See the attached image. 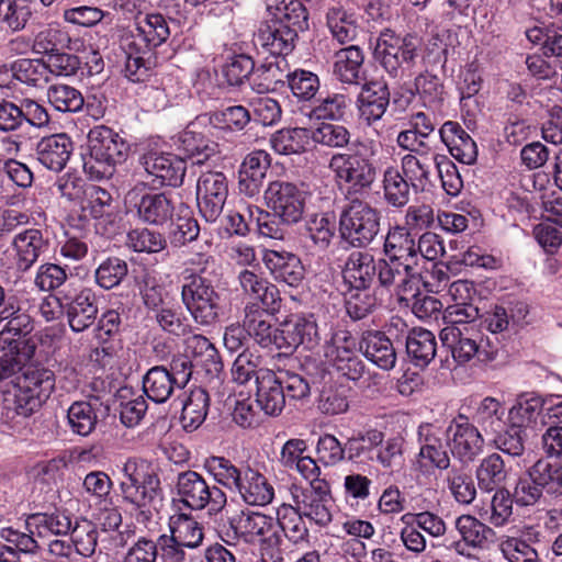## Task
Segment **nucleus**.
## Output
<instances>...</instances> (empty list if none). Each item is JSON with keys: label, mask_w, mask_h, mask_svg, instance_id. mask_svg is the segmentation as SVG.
I'll return each mask as SVG.
<instances>
[{"label": "nucleus", "mask_w": 562, "mask_h": 562, "mask_svg": "<svg viewBox=\"0 0 562 562\" xmlns=\"http://www.w3.org/2000/svg\"><path fill=\"white\" fill-rule=\"evenodd\" d=\"M170 535L178 544L194 550L201 547L204 539L203 527L200 522L186 514L170 517Z\"/></svg>", "instance_id": "47"}, {"label": "nucleus", "mask_w": 562, "mask_h": 562, "mask_svg": "<svg viewBox=\"0 0 562 562\" xmlns=\"http://www.w3.org/2000/svg\"><path fill=\"white\" fill-rule=\"evenodd\" d=\"M125 480L120 490L124 503L137 510L142 521L151 517L160 502V480L157 468L142 458H128L122 468Z\"/></svg>", "instance_id": "1"}, {"label": "nucleus", "mask_w": 562, "mask_h": 562, "mask_svg": "<svg viewBox=\"0 0 562 562\" xmlns=\"http://www.w3.org/2000/svg\"><path fill=\"white\" fill-rule=\"evenodd\" d=\"M10 249L16 271L26 272L48 251L49 239L38 228H25L13 236Z\"/></svg>", "instance_id": "19"}, {"label": "nucleus", "mask_w": 562, "mask_h": 562, "mask_svg": "<svg viewBox=\"0 0 562 562\" xmlns=\"http://www.w3.org/2000/svg\"><path fill=\"white\" fill-rule=\"evenodd\" d=\"M303 518L295 505H283L276 520L281 536L294 544L307 543L310 533Z\"/></svg>", "instance_id": "50"}, {"label": "nucleus", "mask_w": 562, "mask_h": 562, "mask_svg": "<svg viewBox=\"0 0 562 562\" xmlns=\"http://www.w3.org/2000/svg\"><path fill=\"white\" fill-rule=\"evenodd\" d=\"M176 490L178 499L184 507L195 512L206 509L210 516L222 513L227 504L226 493L217 485L209 484L195 471L179 473Z\"/></svg>", "instance_id": "7"}, {"label": "nucleus", "mask_w": 562, "mask_h": 562, "mask_svg": "<svg viewBox=\"0 0 562 562\" xmlns=\"http://www.w3.org/2000/svg\"><path fill=\"white\" fill-rule=\"evenodd\" d=\"M176 146L194 165H202L218 153V145L198 132L193 124L178 135Z\"/></svg>", "instance_id": "35"}, {"label": "nucleus", "mask_w": 562, "mask_h": 562, "mask_svg": "<svg viewBox=\"0 0 562 562\" xmlns=\"http://www.w3.org/2000/svg\"><path fill=\"white\" fill-rule=\"evenodd\" d=\"M269 167L270 156L267 151L255 150L248 154L239 170V191L247 196L257 195Z\"/></svg>", "instance_id": "30"}, {"label": "nucleus", "mask_w": 562, "mask_h": 562, "mask_svg": "<svg viewBox=\"0 0 562 562\" xmlns=\"http://www.w3.org/2000/svg\"><path fill=\"white\" fill-rule=\"evenodd\" d=\"M169 35L170 30L165 16L153 13L137 21L131 41L132 44L139 45V50H151L166 42Z\"/></svg>", "instance_id": "33"}, {"label": "nucleus", "mask_w": 562, "mask_h": 562, "mask_svg": "<svg viewBox=\"0 0 562 562\" xmlns=\"http://www.w3.org/2000/svg\"><path fill=\"white\" fill-rule=\"evenodd\" d=\"M532 468L538 482L544 492L551 496L562 495V462L541 458Z\"/></svg>", "instance_id": "58"}, {"label": "nucleus", "mask_w": 562, "mask_h": 562, "mask_svg": "<svg viewBox=\"0 0 562 562\" xmlns=\"http://www.w3.org/2000/svg\"><path fill=\"white\" fill-rule=\"evenodd\" d=\"M243 293L251 300L261 301L267 307L278 299L277 288L252 270L244 269L238 274Z\"/></svg>", "instance_id": "51"}, {"label": "nucleus", "mask_w": 562, "mask_h": 562, "mask_svg": "<svg viewBox=\"0 0 562 562\" xmlns=\"http://www.w3.org/2000/svg\"><path fill=\"white\" fill-rule=\"evenodd\" d=\"M384 440L382 431L370 429L368 431H359L350 437L346 443V450L350 460L369 458L372 459V452L379 448Z\"/></svg>", "instance_id": "61"}, {"label": "nucleus", "mask_w": 562, "mask_h": 562, "mask_svg": "<svg viewBox=\"0 0 562 562\" xmlns=\"http://www.w3.org/2000/svg\"><path fill=\"white\" fill-rule=\"evenodd\" d=\"M89 154L83 170L93 180L109 179L128 154L130 145L112 128L98 125L88 134Z\"/></svg>", "instance_id": "2"}, {"label": "nucleus", "mask_w": 562, "mask_h": 562, "mask_svg": "<svg viewBox=\"0 0 562 562\" xmlns=\"http://www.w3.org/2000/svg\"><path fill=\"white\" fill-rule=\"evenodd\" d=\"M138 218L149 225H164L172 220L175 204L172 199L164 193H146L135 204Z\"/></svg>", "instance_id": "41"}, {"label": "nucleus", "mask_w": 562, "mask_h": 562, "mask_svg": "<svg viewBox=\"0 0 562 562\" xmlns=\"http://www.w3.org/2000/svg\"><path fill=\"white\" fill-rule=\"evenodd\" d=\"M268 209L281 223L292 225L301 221L305 210V193L294 183L286 181L270 182L265 191Z\"/></svg>", "instance_id": "14"}, {"label": "nucleus", "mask_w": 562, "mask_h": 562, "mask_svg": "<svg viewBox=\"0 0 562 562\" xmlns=\"http://www.w3.org/2000/svg\"><path fill=\"white\" fill-rule=\"evenodd\" d=\"M74 150L71 138L65 134H53L43 137L36 145L37 160L52 171H61Z\"/></svg>", "instance_id": "26"}, {"label": "nucleus", "mask_w": 562, "mask_h": 562, "mask_svg": "<svg viewBox=\"0 0 562 562\" xmlns=\"http://www.w3.org/2000/svg\"><path fill=\"white\" fill-rule=\"evenodd\" d=\"M416 248V240L406 227L397 225L386 234L384 241L386 257L414 271H420Z\"/></svg>", "instance_id": "24"}, {"label": "nucleus", "mask_w": 562, "mask_h": 562, "mask_svg": "<svg viewBox=\"0 0 562 562\" xmlns=\"http://www.w3.org/2000/svg\"><path fill=\"white\" fill-rule=\"evenodd\" d=\"M291 495L296 510L318 527L328 526L334 517L336 506L326 483L308 487L293 485Z\"/></svg>", "instance_id": "13"}, {"label": "nucleus", "mask_w": 562, "mask_h": 562, "mask_svg": "<svg viewBox=\"0 0 562 562\" xmlns=\"http://www.w3.org/2000/svg\"><path fill=\"white\" fill-rule=\"evenodd\" d=\"M380 212L369 203L353 200L340 215V233L353 247L368 246L380 231Z\"/></svg>", "instance_id": "9"}, {"label": "nucleus", "mask_w": 562, "mask_h": 562, "mask_svg": "<svg viewBox=\"0 0 562 562\" xmlns=\"http://www.w3.org/2000/svg\"><path fill=\"white\" fill-rule=\"evenodd\" d=\"M204 469L217 484L231 491H235L238 486L244 471L237 468L229 459L217 456L206 458Z\"/></svg>", "instance_id": "57"}, {"label": "nucleus", "mask_w": 562, "mask_h": 562, "mask_svg": "<svg viewBox=\"0 0 562 562\" xmlns=\"http://www.w3.org/2000/svg\"><path fill=\"white\" fill-rule=\"evenodd\" d=\"M140 165L151 178L153 186L178 187L182 184L187 170L184 158L157 150L143 154Z\"/></svg>", "instance_id": "17"}, {"label": "nucleus", "mask_w": 562, "mask_h": 562, "mask_svg": "<svg viewBox=\"0 0 562 562\" xmlns=\"http://www.w3.org/2000/svg\"><path fill=\"white\" fill-rule=\"evenodd\" d=\"M46 97L49 104L59 112L76 113L82 110L85 99L82 93L68 85L55 83L47 88Z\"/></svg>", "instance_id": "56"}, {"label": "nucleus", "mask_w": 562, "mask_h": 562, "mask_svg": "<svg viewBox=\"0 0 562 562\" xmlns=\"http://www.w3.org/2000/svg\"><path fill=\"white\" fill-rule=\"evenodd\" d=\"M439 339L450 349L458 364H465L472 360L490 362L496 357V349L490 345L481 326L443 327L439 333Z\"/></svg>", "instance_id": "6"}, {"label": "nucleus", "mask_w": 562, "mask_h": 562, "mask_svg": "<svg viewBox=\"0 0 562 562\" xmlns=\"http://www.w3.org/2000/svg\"><path fill=\"white\" fill-rule=\"evenodd\" d=\"M181 301L196 324L210 326L216 322L220 295L201 274L192 271L183 277Z\"/></svg>", "instance_id": "8"}, {"label": "nucleus", "mask_w": 562, "mask_h": 562, "mask_svg": "<svg viewBox=\"0 0 562 562\" xmlns=\"http://www.w3.org/2000/svg\"><path fill=\"white\" fill-rule=\"evenodd\" d=\"M296 37L297 33L289 26L268 20L255 35V43L271 55L280 56L292 52Z\"/></svg>", "instance_id": "31"}, {"label": "nucleus", "mask_w": 562, "mask_h": 562, "mask_svg": "<svg viewBox=\"0 0 562 562\" xmlns=\"http://www.w3.org/2000/svg\"><path fill=\"white\" fill-rule=\"evenodd\" d=\"M282 349L294 350L302 347L314 350L321 342L318 325L314 314H295L282 323Z\"/></svg>", "instance_id": "21"}, {"label": "nucleus", "mask_w": 562, "mask_h": 562, "mask_svg": "<svg viewBox=\"0 0 562 562\" xmlns=\"http://www.w3.org/2000/svg\"><path fill=\"white\" fill-rule=\"evenodd\" d=\"M27 532L11 527L0 530V538L14 546L20 552L36 553L42 550L41 541L49 536H66L71 530V518L64 512L36 513L25 520Z\"/></svg>", "instance_id": "3"}, {"label": "nucleus", "mask_w": 562, "mask_h": 562, "mask_svg": "<svg viewBox=\"0 0 562 562\" xmlns=\"http://www.w3.org/2000/svg\"><path fill=\"white\" fill-rule=\"evenodd\" d=\"M269 20L284 24L295 33L308 26V14L301 0H266Z\"/></svg>", "instance_id": "39"}, {"label": "nucleus", "mask_w": 562, "mask_h": 562, "mask_svg": "<svg viewBox=\"0 0 562 562\" xmlns=\"http://www.w3.org/2000/svg\"><path fill=\"white\" fill-rule=\"evenodd\" d=\"M376 278L380 285L398 296L400 300H407V294L417 291L422 271H414L404 265L386 259L376 261Z\"/></svg>", "instance_id": "20"}, {"label": "nucleus", "mask_w": 562, "mask_h": 562, "mask_svg": "<svg viewBox=\"0 0 562 562\" xmlns=\"http://www.w3.org/2000/svg\"><path fill=\"white\" fill-rule=\"evenodd\" d=\"M186 355L207 375H217L223 370V363L215 346L203 335L189 336L186 341Z\"/></svg>", "instance_id": "40"}, {"label": "nucleus", "mask_w": 562, "mask_h": 562, "mask_svg": "<svg viewBox=\"0 0 562 562\" xmlns=\"http://www.w3.org/2000/svg\"><path fill=\"white\" fill-rule=\"evenodd\" d=\"M351 104V98L345 92L329 93L312 109V115L318 120H341Z\"/></svg>", "instance_id": "60"}, {"label": "nucleus", "mask_w": 562, "mask_h": 562, "mask_svg": "<svg viewBox=\"0 0 562 562\" xmlns=\"http://www.w3.org/2000/svg\"><path fill=\"white\" fill-rule=\"evenodd\" d=\"M364 357L382 370H391L396 364V351L391 339L381 331H367L359 344Z\"/></svg>", "instance_id": "37"}, {"label": "nucleus", "mask_w": 562, "mask_h": 562, "mask_svg": "<svg viewBox=\"0 0 562 562\" xmlns=\"http://www.w3.org/2000/svg\"><path fill=\"white\" fill-rule=\"evenodd\" d=\"M364 55L359 46L350 45L336 52L333 74L337 80L347 85H361L366 79L362 67Z\"/></svg>", "instance_id": "36"}, {"label": "nucleus", "mask_w": 562, "mask_h": 562, "mask_svg": "<svg viewBox=\"0 0 562 562\" xmlns=\"http://www.w3.org/2000/svg\"><path fill=\"white\" fill-rule=\"evenodd\" d=\"M420 48L422 38L417 35L400 36L391 30H384L376 40L374 54L385 71L397 78L404 70L415 66Z\"/></svg>", "instance_id": "5"}, {"label": "nucleus", "mask_w": 562, "mask_h": 562, "mask_svg": "<svg viewBox=\"0 0 562 562\" xmlns=\"http://www.w3.org/2000/svg\"><path fill=\"white\" fill-rule=\"evenodd\" d=\"M419 452L413 468L422 475H431L435 470H448L450 457L445 442V428L438 424L425 423L418 427Z\"/></svg>", "instance_id": "11"}, {"label": "nucleus", "mask_w": 562, "mask_h": 562, "mask_svg": "<svg viewBox=\"0 0 562 562\" xmlns=\"http://www.w3.org/2000/svg\"><path fill=\"white\" fill-rule=\"evenodd\" d=\"M419 154H406L402 157V171L415 191H425L431 186V170L436 168L438 154L431 149H418Z\"/></svg>", "instance_id": "28"}, {"label": "nucleus", "mask_w": 562, "mask_h": 562, "mask_svg": "<svg viewBox=\"0 0 562 562\" xmlns=\"http://www.w3.org/2000/svg\"><path fill=\"white\" fill-rule=\"evenodd\" d=\"M98 315L95 295L91 290H82L67 307L70 328L81 333L92 325Z\"/></svg>", "instance_id": "45"}, {"label": "nucleus", "mask_w": 562, "mask_h": 562, "mask_svg": "<svg viewBox=\"0 0 562 562\" xmlns=\"http://www.w3.org/2000/svg\"><path fill=\"white\" fill-rule=\"evenodd\" d=\"M446 481L449 491L458 503L469 505L475 499L474 482L463 469L456 467L449 469Z\"/></svg>", "instance_id": "63"}, {"label": "nucleus", "mask_w": 562, "mask_h": 562, "mask_svg": "<svg viewBox=\"0 0 562 562\" xmlns=\"http://www.w3.org/2000/svg\"><path fill=\"white\" fill-rule=\"evenodd\" d=\"M445 431L450 442L451 453L460 462L468 464L483 452L484 437L477 426L465 415L460 414L453 418Z\"/></svg>", "instance_id": "15"}, {"label": "nucleus", "mask_w": 562, "mask_h": 562, "mask_svg": "<svg viewBox=\"0 0 562 562\" xmlns=\"http://www.w3.org/2000/svg\"><path fill=\"white\" fill-rule=\"evenodd\" d=\"M33 330L31 317L21 313L11 317L0 331V349L20 351L25 344L24 337Z\"/></svg>", "instance_id": "54"}, {"label": "nucleus", "mask_w": 562, "mask_h": 562, "mask_svg": "<svg viewBox=\"0 0 562 562\" xmlns=\"http://www.w3.org/2000/svg\"><path fill=\"white\" fill-rule=\"evenodd\" d=\"M357 340L347 330H336L324 345L327 363L341 376L358 381L364 373L366 366L358 356Z\"/></svg>", "instance_id": "12"}, {"label": "nucleus", "mask_w": 562, "mask_h": 562, "mask_svg": "<svg viewBox=\"0 0 562 562\" xmlns=\"http://www.w3.org/2000/svg\"><path fill=\"white\" fill-rule=\"evenodd\" d=\"M256 403L265 415L278 416L285 406L283 382L271 370H262L257 375Z\"/></svg>", "instance_id": "25"}, {"label": "nucleus", "mask_w": 562, "mask_h": 562, "mask_svg": "<svg viewBox=\"0 0 562 562\" xmlns=\"http://www.w3.org/2000/svg\"><path fill=\"white\" fill-rule=\"evenodd\" d=\"M356 103L360 117L367 124L370 125L380 121L390 103V91L386 82L373 79L364 80L361 83Z\"/></svg>", "instance_id": "23"}, {"label": "nucleus", "mask_w": 562, "mask_h": 562, "mask_svg": "<svg viewBox=\"0 0 562 562\" xmlns=\"http://www.w3.org/2000/svg\"><path fill=\"white\" fill-rule=\"evenodd\" d=\"M245 327L247 334L262 348L282 349V326L274 327L265 311L247 307Z\"/></svg>", "instance_id": "34"}, {"label": "nucleus", "mask_w": 562, "mask_h": 562, "mask_svg": "<svg viewBox=\"0 0 562 562\" xmlns=\"http://www.w3.org/2000/svg\"><path fill=\"white\" fill-rule=\"evenodd\" d=\"M460 539L452 541L449 549L457 554L470 558L471 550H484L493 541L495 531L472 515H461L454 520Z\"/></svg>", "instance_id": "18"}, {"label": "nucleus", "mask_w": 562, "mask_h": 562, "mask_svg": "<svg viewBox=\"0 0 562 562\" xmlns=\"http://www.w3.org/2000/svg\"><path fill=\"white\" fill-rule=\"evenodd\" d=\"M335 181L346 186L349 193H362L376 179V169L371 160L359 153H335L328 162Z\"/></svg>", "instance_id": "10"}, {"label": "nucleus", "mask_w": 562, "mask_h": 562, "mask_svg": "<svg viewBox=\"0 0 562 562\" xmlns=\"http://www.w3.org/2000/svg\"><path fill=\"white\" fill-rule=\"evenodd\" d=\"M249 506H266L274 498V488L259 471L246 468L235 491Z\"/></svg>", "instance_id": "29"}, {"label": "nucleus", "mask_w": 562, "mask_h": 562, "mask_svg": "<svg viewBox=\"0 0 562 562\" xmlns=\"http://www.w3.org/2000/svg\"><path fill=\"white\" fill-rule=\"evenodd\" d=\"M376 261L367 251H352L342 268V279L348 289L371 288L376 278Z\"/></svg>", "instance_id": "27"}, {"label": "nucleus", "mask_w": 562, "mask_h": 562, "mask_svg": "<svg viewBox=\"0 0 562 562\" xmlns=\"http://www.w3.org/2000/svg\"><path fill=\"white\" fill-rule=\"evenodd\" d=\"M68 425L72 432L88 436L95 428L98 416L89 402L72 403L67 411Z\"/></svg>", "instance_id": "59"}, {"label": "nucleus", "mask_w": 562, "mask_h": 562, "mask_svg": "<svg viewBox=\"0 0 562 562\" xmlns=\"http://www.w3.org/2000/svg\"><path fill=\"white\" fill-rule=\"evenodd\" d=\"M439 135L450 154L457 160L467 165L476 160V144L458 122H445L439 130Z\"/></svg>", "instance_id": "32"}, {"label": "nucleus", "mask_w": 562, "mask_h": 562, "mask_svg": "<svg viewBox=\"0 0 562 562\" xmlns=\"http://www.w3.org/2000/svg\"><path fill=\"white\" fill-rule=\"evenodd\" d=\"M176 389H179V384L165 366L150 368L143 378V390L155 403L167 402Z\"/></svg>", "instance_id": "44"}, {"label": "nucleus", "mask_w": 562, "mask_h": 562, "mask_svg": "<svg viewBox=\"0 0 562 562\" xmlns=\"http://www.w3.org/2000/svg\"><path fill=\"white\" fill-rule=\"evenodd\" d=\"M14 408L18 415L29 417L41 408L56 387V374L42 364L25 366L16 378Z\"/></svg>", "instance_id": "4"}, {"label": "nucleus", "mask_w": 562, "mask_h": 562, "mask_svg": "<svg viewBox=\"0 0 562 562\" xmlns=\"http://www.w3.org/2000/svg\"><path fill=\"white\" fill-rule=\"evenodd\" d=\"M311 136V130L304 127L282 128L272 135L270 143L278 154H301L310 145Z\"/></svg>", "instance_id": "52"}, {"label": "nucleus", "mask_w": 562, "mask_h": 562, "mask_svg": "<svg viewBox=\"0 0 562 562\" xmlns=\"http://www.w3.org/2000/svg\"><path fill=\"white\" fill-rule=\"evenodd\" d=\"M263 262L276 280L290 286H297L304 278V267L294 254L269 250L263 256Z\"/></svg>", "instance_id": "38"}, {"label": "nucleus", "mask_w": 562, "mask_h": 562, "mask_svg": "<svg viewBox=\"0 0 562 562\" xmlns=\"http://www.w3.org/2000/svg\"><path fill=\"white\" fill-rule=\"evenodd\" d=\"M231 526L249 544H261L279 532L276 519L259 512H241L237 519H231Z\"/></svg>", "instance_id": "22"}, {"label": "nucleus", "mask_w": 562, "mask_h": 562, "mask_svg": "<svg viewBox=\"0 0 562 562\" xmlns=\"http://www.w3.org/2000/svg\"><path fill=\"white\" fill-rule=\"evenodd\" d=\"M228 195L226 176L220 171L203 172L196 182V201L201 215L213 223L223 212Z\"/></svg>", "instance_id": "16"}, {"label": "nucleus", "mask_w": 562, "mask_h": 562, "mask_svg": "<svg viewBox=\"0 0 562 562\" xmlns=\"http://www.w3.org/2000/svg\"><path fill=\"white\" fill-rule=\"evenodd\" d=\"M506 479L507 470L505 462L498 453L486 456L476 469V480L482 491H497L505 483Z\"/></svg>", "instance_id": "53"}, {"label": "nucleus", "mask_w": 562, "mask_h": 562, "mask_svg": "<svg viewBox=\"0 0 562 562\" xmlns=\"http://www.w3.org/2000/svg\"><path fill=\"white\" fill-rule=\"evenodd\" d=\"M127 272L128 267L123 259L109 257L95 269V282L102 289L111 290L124 280Z\"/></svg>", "instance_id": "64"}, {"label": "nucleus", "mask_w": 562, "mask_h": 562, "mask_svg": "<svg viewBox=\"0 0 562 562\" xmlns=\"http://www.w3.org/2000/svg\"><path fill=\"white\" fill-rule=\"evenodd\" d=\"M250 120L249 111L243 105L227 106L210 114V124L223 131H241Z\"/></svg>", "instance_id": "62"}, {"label": "nucleus", "mask_w": 562, "mask_h": 562, "mask_svg": "<svg viewBox=\"0 0 562 562\" xmlns=\"http://www.w3.org/2000/svg\"><path fill=\"white\" fill-rule=\"evenodd\" d=\"M326 23L330 34L339 44H346L356 40L359 33V24L355 13L336 5L328 9Z\"/></svg>", "instance_id": "48"}, {"label": "nucleus", "mask_w": 562, "mask_h": 562, "mask_svg": "<svg viewBox=\"0 0 562 562\" xmlns=\"http://www.w3.org/2000/svg\"><path fill=\"white\" fill-rule=\"evenodd\" d=\"M383 194L385 201L394 207H403L409 201L411 183L401 171L389 166L383 172Z\"/></svg>", "instance_id": "55"}, {"label": "nucleus", "mask_w": 562, "mask_h": 562, "mask_svg": "<svg viewBox=\"0 0 562 562\" xmlns=\"http://www.w3.org/2000/svg\"><path fill=\"white\" fill-rule=\"evenodd\" d=\"M546 402L539 395L525 393L517 397L508 411V423L513 429L532 427L544 407Z\"/></svg>", "instance_id": "46"}, {"label": "nucleus", "mask_w": 562, "mask_h": 562, "mask_svg": "<svg viewBox=\"0 0 562 562\" xmlns=\"http://www.w3.org/2000/svg\"><path fill=\"white\" fill-rule=\"evenodd\" d=\"M180 423L186 431L196 430L205 420L210 397L207 392L202 387H195L184 394L181 401Z\"/></svg>", "instance_id": "42"}, {"label": "nucleus", "mask_w": 562, "mask_h": 562, "mask_svg": "<svg viewBox=\"0 0 562 562\" xmlns=\"http://www.w3.org/2000/svg\"><path fill=\"white\" fill-rule=\"evenodd\" d=\"M406 351L416 367L428 366L437 351L435 335L422 327L411 329L406 337Z\"/></svg>", "instance_id": "43"}, {"label": "nucleus", "mask_w": 562, "mask_h": 562, "mask_svg": "<svg viewBox=\"0 0 562 562\" xmlns=\"http://www.w3.org/2000/svg\"><path fill=\"white\" fill-rule=\"evenodd\" d=\"M505 408L501 401L495 397L486 396L477 404L473 422L481 427L486 436L499 432L505 427Z\"/></svg>", "instance_id": "49"}]
</instances>
